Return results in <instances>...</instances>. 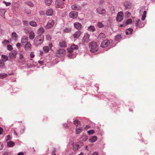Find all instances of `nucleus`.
I'll list each match as a JSON object with an SVG mask.
<instances>
[{
    "label": "nucleus",
    "mask_w": 155,
    "mask_h": 155,
    "mask_svg": "<svg viewBox=\"0 0 155 155\" xmlns=\"http://www.w3.org/2000/svg\"><path fill=\"white\" fill-rule=\"evenodd\" d=\"M2 60L4 62L6 61L8 59V57L7 56L3 54L2 55Z\"/></svg>",
    "instance_id": "31"
},
{
    "label": "nucleus",
    "mask_w": 155,
    "mask_h": 155,
    "mask_svg": "<svg viewBox=\"0 0 155 155\" xmlns=\"http://www.w3.org/2000/svg\"><path fill=\"white\" fill-rule=\"evenodd\" d=\"M38 62L39 64L41 65L43 64L44 63V62L43 61H38Z\"/></svg>",
    "instance_id": "58"
},
{
    "label": "nucleus",
    "mask_w": 155,
    "mask_h": 155,
    "mask_svg": "<svg viewBox=\"0 0 155 155\" xmlns=\"http://www.w3.org/2000/svg\"><path fill=\"white\" fill-rule=\"evenodd\" d=\"M52 2V0H45V3L46 5L48 6L51 4Z\"/></svg>",
    "instance_id": "32"
},
{
    "label": "nucleus",
    "mask_w": 155,
    "mask_h": 155,
    "mask_svg": "<svg viewBox=\"0 0 155 155\" xmlns=\"http://www.w3.org/2000/svg\"><path fill=\"white\" fill-rule=\"evenodd\" d=\"M7 146L9 147H12L15 145V143L12 141H10L7 143Z\"/></svg>",
    "instance_id": "23"
},
{
    "label": "nucleus",
    "mask_w": 155,
    "mask_h": 155,
    "mask_svg": "<svg viewBox=\"0 0 155 155\" xmlns=\"http://www.w3.org/2000/svg\"><path fill=\"white\" fill-rule=\"evenodd\" d=\"M18 155H24V154L23 153L21 152L18 153Z\"/></svg>",
    "instance_id": "64"
},
{
    "label": "nucleus",
    "mask_w": 155,
    "mask_h": 155,
    "mask_svg": "<svg viewBox=\"0 0 155 155\" xmlns=\"http://www.w3.org/2000/svg\"><path fill=\"white\" fill-rule=\"evenodd\" d=\"M35 37V34L32 31H31L29 33V38L30 39L33 40Z\"/></svg>",
    "instance_id": "25"
},
{
    "label": "nucleus",
    "mask_w": 155,
    "mask_h": 155,
    "mask_svg": "<svg viewBox=\"0 0 155 155\" xmlns=\"http://www.w3.org/2000/svg\"><path fill=\"white\" fill-rule=\"evenodd\" d=\"M12 36L13 39L15 40H16L18 37V35L16 32H12Z\"/></svg>",
    "instance_id": "28"
},
{
    "label": "nucleus",
    "mask_w": 155,
    "mask_h": 155,
    "mask_svg": "<svg viewBox=\"0 0 155 155\" xmlns=\"http://www.w3.org/2000/svg\"><path fill=\"white\" fill-rule=\"evenodd\" d=\"M121 38V36L120 35H117L116 36L115 38V40L116 41L120 40Z\"/></svg>",
    "instance_id": "41"
},
{
    "label": "nucleus",
    "mask_w": 155,
    "mask_h": 155,
    "mask_svg": "<svg viewBox=\"0 0 155 155\" xmlns=\"http://www.w3.org/2000/svg\"><path fill=\"white\" fill-rule=\"evenodd\" d=\"M78 49V46L74 44L71 45L70 48L67 49L68 57L70 58H73L75 56L74 53L76 52V51Z\"/></svg>",
    "instance_id": "1"
},
{
    "label": "nucleus",
    "mask_w": 155,
    "mask_h": 155,
    "mask_svg": "<svg viewBox=\"0 0 155 155\" xmlns=\"http://www.w3.org/2000/svg\"><path fill=\"white\" fill-rule=\"evenodd\" d=\"M132 22V20L131 19H129L126 22V25L131 24Z\"/></svg>",
    "instance_id": "48"
},
{
    "label": "nucleus",
    "mask_w": 155,
    "mask_h": 155,
    "mask_svg": "<svg viewBox=\"0 0 155 155\" xmlns=\"http://www.w3.org/2000/svg\"><path fill=\"white\" fill-rule=\"evenodd\" d=\"M30 25L34 27H36L37 26V24L36 22L34 21H32L30 22Z\"/></svg>",
    "instance_id": "30"
},
{
    "label": "nucleus",
    "mask_w": 155,
    "mask_h": 155,
    "mask_svg": "<svg viewBox=\"0 0 155 155\" xmlns=\"http://www.w3.org/2000/svg\"><path fill=\"white\" fill-rule=\"evenodd\" d=\"M147 14V12L146 11H144L142 15L141 19L143 21H144L146 18V15Z\"/></svg>",
    "instance_id": "38"
},
{
    "label": "nucleus",
    "mask_w": 155,
    "mask_h": 155,
    "mask_svg": "<svg viewBox=\"0 0 155 155\" xmlns=\"http://www.w3.org/2000/svg\"><path fill=\"white\" fill-rule=\"evenodd\" d=\"M28 37L27 36H24L22 37L21 42V43L25 44L27 42H28Z\"/></svg>",
    "instance_id": "19"
},
{
    "label": "nucleus",
    "mask_w": 155,
    "mask_h": 155,
    "mask_svg": "<svg viewBox=\"0 0 155 155\" xmlns=\"http://www.w3.org/2000/svg\"><path fill=\"white\" fill-rule=\"evenodd\" d=\"M71 30V29L70 28H67L64 29V32L65 33H68Z\"/></svg>",
    "instance_id": "42"
},
{
    "label": "nucleus",
    "mask_w": 155,
    "mask_h": 155,
    "mask_svg": "<svg viewBox=\"0 0 155 155\" xmlns=\"http://www.w3.org/2000/svg\"><path fill=\"white\" fill-rule=\"evenodd\" d=\"M27 4L28 5L31 7H33L34 6L33 4L31 2H27Z\"/></svg>",
    "instance_id": "47"
},
{
    "label": "nucleus",
    "mask_w": 155,
    "mask_h": 155,
    "mask_svg": "<svg viewBox=\"0 0 155 155\" xmlns=\"http://www.w3.org/2000/svg\"><path fill=\"white\" fill-rule=\"evenodd\" d=\"M124 13L122 12H119L117 15L116 20L119 21H121L123 19Z\"/></svg>",
    "instance_id": "5"
},
{
    "label": "nucleus",
    "mask_w": 155,
    "mask_h": 155,
    "mask_svg": "<svg viewBox=\"0 0 155 155\" xmlns=\"http://www.w3.org/2000/svg\"><path fill=\"white\" fill-rule=\"evenodd\" d=\"M89 45L90 48V50L91 52L95 53L98 51L99 47L97 42L92 41L90 43Z\"/></svg>",
    "instance_id": "3"
},
{
    "label": "nucleus",
    "mask_w": 155,
    "mask_h": 155,
    "mask_svg": "<svg viewBox=\"0 0 155 155\" xmlns=\"http://www.w3.org/2000/svg\"><path fill=\"white\" fill-rule=\"evenodd\" d=\"M55 3L56 7L57 8H63V7H61V6L64 4V3L61 0H56Z\"/></svg>",
    "instance_id": "13"
},
{
    "label": "nucleus",
    "mask_w": 155,
    "mask_h": 155,
    "mask_svg": "<svg viewBox=\"0 0 155 155\" xmlns=\"http://www.w3.org/2000/svg\"><path fill=\"white\" fill-rule=\"evenodd\" d=\"M52 44L50 43L49 44L48 46H45L43 47V49L44 51L46 53H48L50 49H51L52 47Z\"/></svg>",
    "instance_id": "7"
},
{
    "label": "nucleus",
    "mask_w": 155,
    "mask_h": 155,
    "mask_svg": "<svg viewBox=\"0 0 155 155\" xmlns=\"http://www.w3.org/2000/svg\"><path fill=\"white\" fill-rule=\"evenodd\" d=\"M7 139L6 140V141H7L8 140H10L11 139V137L9 135H8L7 136Z\"/></svg>",
    "instance_id": "55"
},
{
    "label": "nucleus",
    "mask_w": 155,
    "mask_h": 155,
    "mask_svg": "<svg viewBox=\"0 0 155 155\" xmlns=\"http://www.w3.org/2000/svg\"><path fill=\"white\" fill-rule=\"evenodd\" d=\"M17 54V51L15 50L12 51L9 54V57L12 59H14L16 57Z\"/></svg>",
    "instance_id": "10"
},
{
    "label": "nucleus",
    "mask_w": 155,
    "mask_h": 155,
    "mask_svg": "<svg viewBox=\"0 0 155 155\" xmlns=\"http://www.w3.org/2000/svg\"><path fill=\"white\" fill-rule=\"evenodd\" d=\"M97 139V137L96 136L92 137L89 139V141L91 143H93L95 142Z\"/></svg>",
    "instance_id": "26"
},
{
    "label": "nucleus",
    "mask_w": 155,
    "mask_h": 155,
    "mask_svg": "<svg viewBox=\"0 0 155 155\" xmlns=\"http://www.w3.org/2000/svg\"><path fill=\"white\" fill-rule=\"evenodd\" d=\"M54 24V22L52 20H49L47 25L45 26V28L46 29H49L52 27Z\"/></svg>",
    "instance_id": "6"
},
{
    "label": "nucleus",
    "mask_w": 155,
    "mask_h": 155,
    "mask_svg": "<svg viewBox=\"0 0 155 155\" xmlns=\"http://www.w3.org/2000/svg\"><path fill=\"white\" fill-rule=\"evenodd\" d=\"M141 23V21L140 19L138 20L136 23V25L137 27H139V25Z\"/></svg>",
    "instance_id": "45"
},
{
    "label": "nucleus",
    "mask_w": 155,
    "mask_h": 155,
    "mask_svg": "<svg viewBox=\"0 0 155 155\" xmlns=\"http://www.w3.org/2000/svg\"><path fill=\"white\" fill-rule=\"evenodd\" d=\"M91 155H98V153L97 152H94Z\"/></svg>",
    "instance_id": "61"
},
{
    "label": "nucleus",
    "mask_w": 155,
    "mask_h": 155,
    "mask_svg": "<svg viewBox=\"0 0 155 155\" xmlns=\"http://www.w3.org/2000/svg\"><path fill=\"white\" fill-rule=\"evenodd\" d=\"M8 49L9 51L11 50L12 49V45H7Z\"/></svg>",
    "instance_id": "50"
},
{
    "label": "nucleus",
    "mask_w": 155,
    "mask_h": 155,
    "mask_svg": "<svg viewBox=\"0 0 155 155\" xmlns=\"http://www.w3.org/2000/svg\"><path fill=\"white\" fill-rule=\"evenodd\" d=\"M80 143L81 144H82L81 142H80L79 143H77L74 144L73 146V150L74 151H76L78 149L80 148V146L79 144V143Z\"/></svg>",
    "instance_id": "18"
},
{
    "label": "nucleus",
    "mask_w": 155,
    "mask_h": 155,
    "mask_svg": "<svg viewBox=\"0 0 155 155\" xmlns=\"http://www.w3.org/2000/svg\"><path fill=\"white\" fill-rule=\"evenodd\" d=\"M88 137L86 135H83L80 138V140L81 141H85L87 139Z\"/></svg>",
    "instance_id": "24"
},
{
    "label": "nucleus",
    "mask_w": 155,
    "mask_h": 155,
    "mask_svg": "<svg viewBox=\"0 0 155 155\" xmlns=\"http://www.w3.org/2000/svg\"><path fill=\"white\" fill-rule=\"evenodd\" d=\"M125 15L127 17H129L131 15V14L130 12H126L125 13Z\"/></svg>",
    "instance_id": "51"
},
{
    "label": "nucleus",
    "mask_w": 155,
    "mask_h": 155,
    "mask_svg": "<svg viewBox=\"0 0 155 155\" xmlns=\"http://www.w3.org/2000/svg\"><path fill=\"white\" fill-rule=\"evenodd\" d=\"M56 53L58 57H62L65 54L66 51L64 49H60L57 51Z\"/></svg>",
    "instance_id": "4"
},
{
    "label": "nucleus",
    "mask_w": 155,
    "mask_h": 155,
    "mask_svg": "<svg viewBox=\"0 0 155 155\" xmlns=\"http://www.w3.org/2000/svg\"><path fill=\"white\" fill-rule=\"evenodd\" d=\"M90 128V127L89 126L87 125L84 128V129L85 130H87Z\"/></svg>",
    "instance_id": "62"
},
{
    "label": "nucleus",
    "mask_w": 155,
    "mask_h": 155,
    "mask_svg": "<svg viewBox=\"0 0 155 155\" xmlns=\"http://www.w3.org/2000/svg\"><path fill=\"white\" fill-rule=\"evenodd\" d=\"M44 40V36L41 35L36 36L34 40V45L36 46L41 45Z\"/></svg>",
    "instance_id": "2"
},
{
    "label": "nucleus",
    "mask_w": 155,
    "mask_h": 155,
    "mask_svg": "<svg viewBox=\"0 0 155 155\" xmlns=\"http://www.w3.org/2000/svg\"><path fill=\"white\" fill-rule=\"evenodd\" d=\"M6 12V10L4 9H0V15L2 16H3V15H4Z\"/></svg>",
    "instance_id": "34"
},
{
    "label": "nucleus",
    "mask_w": 155,
    "mask_h": 155,
    "mask_svg": "<svg viewBox=\"0 0 155 155\" xmlns=\"http://www.w3.org/2000/svg\"><path fill=\"white\" fill-rule=\"evenodd\" d=\"M25 12L27 14H30L31 12V11L30 9L27 8L25 10Z\"/></svg>",
    "instance_id": "46"
},
{
    "label": "nucleus",
    "mask_w": 155,
    "mask_h": 155,
    "mask_svg": "<svg viewBox=\"0 0 155 155\" xmlns=\"http://www.w3.org/2000/svg\"><path fill=\"white\" fill-rule=\"evenodd\" d=\"M45 32L44 29L43 28H40L38 30V33H39L40 35H41L43 33Z\"/></svg>",
    "instance_id": "33"
},
{
    "label": "nucleus",
    "mask_w": 155,
    "mask_h": 155,
    "mask_svg": "<svg viewBox=\"0 0 155 155\" xmlns=\"http://www.w3.org/2000/svg\"><path fill=\"white\" fill-rule=\"evenodd\" d=\"M71 8L73 10L79 11L81 10V6L77 4H74L71 6Z\"/></svg>",
    "instance_id": "15"
},
{
    "label": "nucleus",
    "mask_w": 155,
    "mask_h": 155,
    "mask_svg": "<svg viewBox=\"0 0 155 155\" xmlns=\"http://www.w3.org/2000/svg\"><path fill=\"white\" fill-rule=\"evenodd\" d=\"M90 35L88 33L84 34V36L82 39V41L84 42H87L89 41Z\"/></svg>",
    "instance_id": "9"
},
{
    "label": "nucleus",
    "mask_w": 155,
    "mask_h": 155,
    "mask_svg": "<svg viewBox=\"0 0 155 155\" xmlns=\"http://www.w3.org/2000/svg\"><path fill=\"white\" fill-rule=\"evenodd\" d=\"M74 28L76 29L79 30L81 29L82 25L81 23L76 22L74 23Z\"/></svg>",
    "instance_id": "16"
},
{
    "label": "nucleus",
    "mask_w": 155,
    "mask_h": 155,
    "mask_svg": "<svg viewBox=\"0 0 155 155\" xmlns=\"http://www.w3.org/2000/svg\"><path fill=\"white\" fill-rule=\"evenodd\" d=\"M19 58L20 59H22L23 58V56L22 54H20L19 55Z\"/></svg>",
    "instance_id": "60"
},
{
    "label": "nucleus",
    "mask_w": 155,
    "mask_h": 155,
    "mask_svg": "<svg viewBox=\"0 0 155 155\" xmlns=\"http://www.w3.org/2000/svg\"><path fill=\"white\" fill-rule=\"evenodd\" d=\"M88 31L91 32H94L95 30L94 26L92 25L89 27L88 28Z\"/></svg>",
    "instance_id": "29"
},
{
    "label": "nucleus",
    "mask_w": 155,
    "mask_h": 155,
    "mask_svg": "<svg viewBox=\"0 0 155 155\" xmlns=\"http://www.w3.org/2000/svg\"><path fill=\"white\" fill-rule=\"evenodd\" d=\"M81 34V32L80 31L78 30L75 32L73 35V36L74 38H77L80 37Z\"/></svg>",
    "instance_id": "17"
},
{
    "label": "nucleus",
    "mask_w": 155,
    "mask_h": 155,
    "mask_svg": "<svg viewBox=\"0 0 155 155\" xmlns=\"http://www.w3.org/2000/svg\"><path fill=\"white\" fill-rule=\"evenodd\" d=\"M20 45H21V44L20 43H18L16 44L17 46L18 47H19V48H20Z\"/></svg>",
    "instance_id": "63"
},
{
    "label": "nucleus",
    "mask_w": 155,
    "mask_h": 155,
    "mask_svg": "<svg viewBox=\"0 0 155 155\" xmlns=\"http://www.w3.org/2000/svg\"><path fill=\"white\" fill-rule=\"evenodd\" d=\"M5 65V64L3 61L0 60V68H2L4 67Z\"/></svg>",
    "instance_id": "39"
},
{
    "label": "nucleus",
    "mask_w": 155,
    "mask_h": 155,
    "mask_svg": "<svg viewBox=\"0 0 155 155\" xmlns=\"http://www.w3.org/2000/svg\"><path fill=\"white\" fill-rule=\"evenodd\" d=\"M23 24L25 25H28V21H23Z\"/></svg>",
    "instance_id": "53"
},
{
    "label": "nucleus",
    "mask_w": 155,
    "mask_h": 155,
    "mask_svg": "<svg viewBox=\"0 0 155 155\" xmlns=\"http://www.w3.org/2000/svg\"><path fill=\"white\" fill-rule=\"evenodd\" d=\"M7 76L6 74H0V78L2 79L6 77Z\"/></svg>",
    "instance_id": "40"
},
{
    "label": "nucleus",
    "mask_w": 155,
    "mask_h": 155,
    "mask_svg": "<svg viewBox=\"0 0 155 155\" xmlns=\"http://www.w3.org/2000/svg\"><path fill=\"white\" fill-rule=\"evenodd\" d=\"M35 57V55L32 53L31 52L30 54V57L31 58H33Z\"/></svg>",
    "instance_id": "56"
},
{
    "label": "nucleus",
    "mask_w": 155,
    "mask_h": 155,
    "mask_svg": "<svg viewBox=\"0 0 155 155\" xmlns=\"http://www.w3.org/2000/svg\"><path fill=\"white\" fill-rule=\"evenodd\" d=\"M59 45L61 47L64 48L66 46V44L65 42L63 41L60 43Z\"/></svg>",
    "instance_id": "36"
},
{
    "label": "nucleus",
    "mask_w": 155,
    "mask_h": 155,
    "mask_svg": "<svg viewBox=\"0 0 155 155\" xmlns=\"http://www.w3.org/2000/svg\"><path fill=\"white\" fill-rule=\"evenodd\" d=\"M106 36L105 34L103 33L100 34L98 37L97 39L100 40H102L104 39L105 38Z\"/></svg>",
    "instance_id": "21"
},
{
    "label": "nucleus",
    "mask_w": 155,
    "mask_h": 155,
    "mask_svg": "<svg viewBox=\"0 0 155 155\" xmlns=\"http://www.w3.org/2000/svg\"><path fill=\"white\" fill-rule=\"evenodd\" d=\"M32 45L30 42H27L25 45L24 48L25 50L30 51L31 50Z\"/></svg>",
    "instance_id": "12"
},
{
    "label": "nucleus",
    "mask_w": 155,
    "mask_h": 155,
    "mask_svg": "<svg viewBox=\"0 0 155 155\" xmlns=\"http://www.w3.org/2000/svg\"><path fill=\"white\" fill-rule=\"evenodd\" d=\"M3 144L2 143H0V150H1L3 147Z\"/></svg>",
    "instance_id": "57"
},
{
    "label": "nucleus",
    "mask_w": 155,
    "mask_h": 155,
    "mask_svg": "<svg viewBox=\"0 0 155 155\" xmlns=\"http://www.w3.org/2000/svg\"><path fill=\"white\" fill-rule=\"evenodd\" d=\"M124 5L126 9L130 8L131 7V4L127 2H125L124 3Z\"/></svg>",
    "instance_id": "22"
},
{
    "label": "nucleus",
    "mask_w": 155,
    "mask_h": 155,
    "mask_svg": "<svg viewBox=\"0 0 155 155\" xmlns=\"http://www.w3.org/2000/svg\"><path fill=\"white\" fill-rule=\"evenodd\" d=\"M97 26L100 28H103L104 26L102 23L101 22H98Z\"/></svg>",
    "instance_id": "44"
},
{
    "label": "nucleus",
    "mask_w": 155,
    "mask_h": 155,
    "mask_svg": "<svg viewBox=\"0 0 155 155\" xmlns=\"http://www.w3.org/2000/svg\"><path fill=\"white\" fill-rule=\"evenodd\" d=\"M78 12L75 11H72L70 12L69 14V17L71 18H75L78 16Z\"/></svg>",
    "instance_id": "11"
},
{
    "label": "nucleus",
    "mask_w": 155,
    "mask_h": 155,
    "mask_svg": "<svg viewBox=\"0 0 155 155\" xmlns=\"http://www.w3.org/2000/svg\"><path fill=\"white\" fill-rule=\"evenodd\" d=\"M74 124L76 126V127H78V125L80 126L81 125L80 121L77 119H75L73 121Z\"/></svg>",
    "instance_id": "27"
},
{
    "label": "nucleus",
    "mask_w": 155,
    "mask_h": 155,
    "mask_svg": "<svg viewBox=\"0 0 155 155\" xmlns=\"http://www.w3.org/2000/svg\"><path fill=\"white\" fill-rule=\"evenodd\" d=\"M110 43V41L106 40L103 41L101 43V46L102 48H105L109 45Z\"/></svg>",
    "instance_id": "8"
},
{
    "label": "nucleus",
    "mask_w": 155,
    "mask_h": 155,
    "mask_svg": "<svg viewBox=\"0 0 155 155\" xmlns=\"http://www.w3.org/2000/svg\"><path fill=\"white\" fill-rule=\"evenodd\" d=\"M46 39L48 40H50L51 39V36L49 34H47L46 35Z\"/></svg>",
    "instance_id": "49"
},
{
    "label": "nucleus",
    "mask_w": 155,
    "mask_h": 155,
    "mask_svg": "<svg viewBox=\"0 0 155 155\" xmlns=\"http://www.w3.org/2000/svg\"><path fill=\"white\" fill-rule=\"evenodd\" d=\"M83 130V129L81 128H78L76 129V133L77 134H80Z\"/></svg>",
    "instance_id": "37"
},
{
    "label": "nucleus",
    "mask_w": 155,
    "mask_h": 155,
    "mask_svg": "<svg viewBox=\"0 0 155 155\" xmlns=\"http://www.w3.org/2000/svg\"><path fill=\"white\" fill-rule=\"evenodd\" d=\"M3 2L5 4L6 6H10L11 5V3L10 2H7L5 1H3Z\"/></svg>",
    "instance_id": "52"
},
{
    "label": "nucleus",
    "mask_w": 155,
    "mask_h": 155,
    "mask_svg": "<svg viewBox=\"0 0 155 155\" xmlns=\"http://www.w3.org/2000/svg\"><path fill=\"white\" fill-rule=\"evenodd\" d=\"M46 14L48 16L52 15L53 14V10L51 8L48 9L46 12Z\"/></svg>",
    "instance_id": "20"
},
{
    "label": "nucleus",
    "mask_w": 155,
    "mask_h": 155,
    "mask_svg": "<svg viewBox=\"0 0 155 155\" xmlns=\"http://www.w3.org/2000/svg\"><path fill=\"white\" fill-rule=\"evenodd\" d=\"M133 30L132 28H129L127 29L126 31V33L127 35H128L131 34Z\"/></svg>",
    "instance_id": "35"
},
{
    "label": "nucleus",
    "mask_w": 155,
    "mask_h": 155,
    "mask_svg": "<svg viewBox=\"0 0 155 155\" xmlns=\"http://www.w3.org/2000/svg\"><path fill=\"white\" fill-rule=\"evenodd\" d=\"M94 133V131L93 130H91L87 131V133L89 135L92 134Z\"/></svg>",
    "instance_id": "43"
},
{
    "label": "nucleus",
    "mask_w": 155,
    "mask_h": 155,
    "mask_svg": "<svg viewBox=\"0 0 155 155\" xmlns=\"http://www.w3.org/2000/svg\"><path fill=\"white\" fill-rule=\"evenodd\" d=\"M96 11L98 13L101 15L104 14L106 12V11L104 9H103L101 8H97Z\"/></svg>",
    "instance_id": "14"
},
{
    "label": "nucleus",
    "mask_w": 155,
    "mask_h": 155,
    "mask_svg": "<svg viewBox=\"0 0 155 155\" xmlns=\"http://www.w3.org/2000/svg\"><path fill=\"white\" fill-rule=\"evenodd\" d=\"M3 129L0 127V135L2 134L3 132Z\"/></svg>",
    "instance_id": "59"
},
{
    "label": "nucleus",
    "mask_w": 155,
    "mask_h": 155,
    "mask_svg": "<svg viewBox=\"0 0 155 155\" xmlns=\"http://www.w3.org/2000/svg\"><path fill=\"white\" fill-rule=\"evenodd\" d=\"M3 43H5V44H8L9 43V41L7 40H5L4 41Z\"/></svg>",
    "instance_id": "54"
}]
</instances>
